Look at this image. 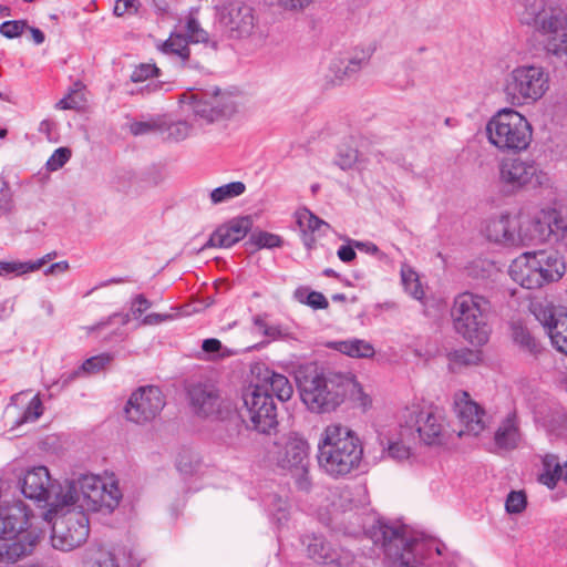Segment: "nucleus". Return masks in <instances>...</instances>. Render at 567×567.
I'll list each match as a JSON object with an SVG mask.
<instances>
[{
    "instance_id": "nucleus-1",
    "label": "nucleus",
    "mask_w": 567,
    "mask_h": 567,
    "mask_svg": "<svg viewBox=\"0 0 567 567\" xmlns=\"http://www.w3.org/2000/svg\"><path fill=\"white\" fill-rule=\"evenodd\" d=\"M363 458V444L358 434L340 423L327 425L318 441L319 467L332 478H341L358 470Z\"/></svg>"
},
{
    "instance_id": "nucleus-2",
    "label": "nucleus",
    "mask_w": 567,
    "mask_h": 567,
    "mask_svg": "<svg viewBox=\"0 0 567 567\" xmlns=\"http://www.w3.org/2000/svg\"><path fill=\"white\" fill-rule=\"evenodd\" d=\"M369 536L384 555L401 567H426L434 544L406 526L379 519L370 529Z\"/></svg>"
},
{
    "instance_id": "nucleus-3",
    "label": "nucleus",
    "mask_w": 567,
    "mask_h": 567,
    "mask_svg": "<svg viewBox=\"0 0 567 567\" xmlns=\"http://www.w3.org/2000/svg\"><path fill=\"white\" fill-rule=\"evenodd\" d=\"M121 499L122 493L115 481H105L96 475H82L76 480L65 481L53 504L73 506L83 513L109 515L118 506Z\"/></svg>"
},
{
    "instance_id": "nucleus-4",
    "label": "nucleus",
    "mask_w": 567,
    "mask_h": 567,
    "mask_svg": "<svg viewBox=\"0 0 567 567\" xmlns=\"http://www.w3.org/2000/svg\"><path fill=\"white\" fill-rule=\"evenodd\" d=\"M352 379L341 372L310 365L299 378L302 402L315 413L334 411L346 399Z\"/></svg>"
},
{
    "instance_id": "nucleus-5",
    "label": "nucleus",
    "mask_w": 567,
    "mask_h": 567,
    "mask_svg": "<svg viewBox=\"0 0 567 567\" xmlns=\"http://www.w3.org/2000/svg\"><path fill=\"white\" fill-rule=\"evenodd\" d=\"M520 21L544 37L545 50L567 66V13L553 0H522Z\"/></svg>"
},
{
    "instance_id": "nucleus-6",
    "label": "nucleus",
    "mask_w": 567,
    "mask_h": 567,
    "mask_svg": "<svg viewBox=\"0 0 567 567\" xmlns=\"http://www.w3.org/2000/svg\"><path fill=\"white\" fill-rule=\"evenodd\" d=\"M491 301L471 291L458 293L453 301L451 315L456 332L474 346L485 344L491 334Z\"/></svg>"
},
{
    "instance_id": "nucleus-7",
    "label": "nucleus",
    "mask_w": 567,
    "mask_h": 567,
    "mask_svg": "<svg viewBox=\"0 0 567 567\" xmlns=\"http://www.w3.org/2000/svg\"><path fill=\"white\" fill-rule=\"evenodd\" d=\"M566 270L560 254L554 249L527 251L515 258L509 266L511 278L526 289H537L559 280Z\"/></svg>"
},
{
    "instance_id": "nucleus-8",
    "label": "nucleus",
    "mask_w": 567,
    "mask_h": 567,
    "mask_svg": "<svg viewBox=\"0 0 567 567\" xmlns=\"http://www.w3.org/2000/svg\"><path fill=\"white\" fill-rule=\"evenodd\" d=\"M179 104L183 114L190 117L196 125L204 124L231 116L236 112V103L230 94L219 90H189L181 94Z\"/></svg>"
},
{
    "instance_id": "nucleus-9",
    "label": "nucleus",
    "mask_w": 567,
    "mask_h": 567,
    "mask_svg": "<svg viewBox=\"0 0 567 567\" xmlns=\"http://www.w3.org/2000/svg\"><path fill=\"white\" fill-rule=\"evenodd\" d=\"M488 142L499 151L519 152L532 141V126L524 115L513 109H502L486 124Z\"/></svg>"
},
{
    "instance_id": "nucleus-10",
    "label": "nucleus",
    "mask_w": 567,
    "mask_h": 567,
    "mask_svg": "<svg viewBox=\"0 0 567 567\" xmlns=\"http://www.w3.org/2000/svg\"><path fill=\"white\" fill-rule=\"evenodd\" d=\"M43 518L51 525V544L58 550L71 551L84 544L89 537V518L73 506L50 508Z\"/></svg>"
},
{
    "instance_id": "nucleus-11",
    "label": "nucleus",
    "mask_w": 567,
    "mask_h": 567,
    "mask_svg": "<svg viewBox=\"0 0 567 567\" xmlns=\"http://www.w3.org/2000/svg\"><path fill=\"white\" fill-rule=\"evenodd\" d=\"M548 82V74L542 66L519 65L506 75L504 92L512 105L520 106L542 99Z\"/></svg>"
},
{
    "instance_id": "nucleus-12",
    "label": "nucleus",
    "mask_w": 567,
    "mask_h": 567,
    "mask_svg": "<svg viewBox=\"0 0 567 567\" xmlns=\"http://www.w3.org/2000/svg\"><path fill=\"white\" fill-rule=\"evenodd\" d=\"M408 427L417 433L421 443L442 446L450 437V424L444 412L435 405H413L403 413Z\"/></svg>"
},
{
    "instance_id": "nucleus-13",
    "label": "nucleus",
    "mask_w": 567,
    "mask_h": 567,
    "mask_svg": "<svg viewBox=\"0 0 567 567\" xmlns=\"http://www.w3.org/2000/svg\"><path fill=\"white\" fill-rule=\"evenodd\" d=\"M244 417H248L251 427L259 433H269L277 424V406L270 393L256 384L249 385L243 393Z\"/></svg>"
},
{
    "instance_id": "nucleus-14",
    "label": "nucleus",
    "mask_w": 567,
    "mask_h": 567,
    "mask_svg": "<svg viewBox=\"0 0 567 567\" xmlns=\"http://www.w3.org/2000/svg\"><path fill=\"white\" fill-rule=\"evenodd\" d=\"M165 406V399L155 385H145L135 390L128 398L124 412L126 419L136 424L152 422Z\"/></svg>"
},
{
    "instance_id": "nucleus-15",
    "label": "nucleus",
    "mask_w": 567,
    "mask_h": 567,
    "mask_svg": "<svg viewBox=\"0 0 567 567\" xmlns=\"http://www.w3.org/2000/svg\"><path fill=\"white\" fill-rule=\"evenodd\" d=\"M193 412L202 417L225 419L230 411V403L223 399L219 390L209 382H197L187 389Z\"/></svg>"
},
{
    "instance_id": "nucleus-16",
    "label": "nucleus",
    "mask_w": 567,
    "mask_h": 567,
    "mask_svg": "<svg viewBox=\"0 0 567 567\" xmlns=\"http://www.w3.org/2000/svg\"><path fill=\"white\" fill-rule=\"evenodd\" d=\"M270 454L272 462L281 470L290 472L309 465V443L296 432H290L275 442Z\"/></svg>"
},
{
    "instance_id": "nucleus-17",
    "label": "nucleus",
    "mask_w": 567,
    "mask_h": 567,
    "mask_svg": "<svg viewBox=\"0 0 567 567\" xmlns=\"http://www.w3.org/2000/svg\"><path fill=\"white\" fill-rule=\"evenodd\" d=\"M532 311L546 329L551 344L567 355V309L557 310L550 303L536 302L533 303Z\"/></svg>"
},
{
    "instance_id": "nucleus-18",
    "label": "nucleus",
    "mask_w": 567,
    "mask_h": 567,
    "mask_svg": "<svg viewBox=\"0 0 567 567\" xmlns=\"http://www.w3.org/2000/svg\"><path fill=\"white\" fill-rule=\"evenodd\" d=\"M64 485H58L52 482L50 473L45 466H37L25 472L21 481V492L30 499L47 502L50 508L54 506L55 496Z\"/></svg>"
},
{
    "instance_id": "nucleus-19",
    "label": "nucleus",
    "mask_w": 567,
    "mask_h": 567,
    "mask_svg": "<svg viewBox=\"0 0 567 567\" xmlns=\"http://www.w3.org/2000/svg\"><path fill=\"white\" fill-rule=\"evenodd\" d=\"M29 519L30 512L24 503L18 501L6 504L0 508V538L17 542L31 533L40 538V533L28 529Z\"/></svg>"
},
{
    "instance_id": "nucleus-20",
    "label": "nucleus",
    "mask_w": 567,
    "mask_h": 567,
    "mask_svg": "<svg viewBox=\"0 0 567 567\" xmlns=\"http://www.w3.org/2000/svg\"><path fill=\"white\" fill-rule=\"evenodd\" d=\"M455 412L463 426L458 432V436L465 434L476 436L481 434L489 423L485 410L473 401L467 392L462 391L455 394Z\"/></svg>"
},
{
    "instance_id": "nucleus-21",
    "label": "nucleus",
    "mask_w": 567,
    "mask_h": 567,
    "mask_svg": "<svg viewBox=\"0 0 567 567\" xmlns=\"http://www.w3.org/2000/svg\"><path fill=\"white\" fill-rule=\"evenodd\" d=\"M220 23L230 38H247L256 28L254 9L243 2L229 3L220 13Z\"/></svg>"
},
{
    "instance_id": "nucleus-22",
    "label": "nucleus",
    "mask_w": 567,
    "mask_h": 567,
    "mask_svg": "<svg viewBox=\"0 0 567 567\" xmlns=\"http://www.w3.org/2000/svg\"><path fill=\"white\" fill-rule=\"evenodd\" d=\"M370 56L369 52L360 51L350 56H336L331 59L324 74L327 85H340L351 79L368 64Z\"/></svg>"
},
{
    "instance_id": "nucleus-23",
    "label": "nucleus",
    "mask_w": 567,
    "mask_h": 567,
    "mask_svg": "<svg viewBox=\"0 0 567 567\" xmlns=\"http://www.w3.org/2000/svg\"><path fill=\"white\" fill-rule=\"evenodd\" d=\"M535 163L520 157L504 158L498 166L499 182L512 190H518L533 181Z\"/></svg>"
},
{
    "instance_id": "nucleus-24",
    "label": "nucleus",
    "mask_w": 567,
    "mask_h": 567,
    "mask_svg": "<svg viewBox=\"0 0 567 567\" xmlns=\"http://www.w3.org/2000/svg\"><path fill=\"white\" fill-rule=\"evenodd\" d=\"M252 227V220L249 216L233 218L228 223L219 226L209 237L202 250L218 247L228 248L246 237Z\"/></svg>"
},
{
    "instance_id": "nucleus-25",
    "label": "nucleus",
    "mask_w": 567,
    "mask_h": 567,
    "mask_svg": "<svg viewBox=\"0 0 567 567\" xmlns=\"http://www.w3.org/2000/svg\"><path fill=\"white\" fill-rule=\"evenodd\" d=\"M332 506L338 511H350L368 503L367 488L363 485L341 486L331 491Z\"/></svg>"
},
{
    "instance_id": "nucleus-26",
    "label": "nucleus",
    "mask_w": 567,
    "mask_h": 567,
    "mask_svg": "<svg viewBox=\"0 0 567 567\" xmlns=\"http://www.w3.org/2000/svg\"><path fill=\"white\" fill-rule=\"evenodd\" d=\"M522 434L516 413H509L498 425L494 442L498 449L514 450L520 442Z\"/></svg>"
},
{
    "instance_id": "nucleus-27",
    "label": "nucleus",
    "mask_w": 567,
    "mask_h": 567,
    "mask_svg": "<svg viewBox=\"0 0 567 567\" xmlns=\"http://www.w3.org/2000/svg\"><path fill=\"white\" fill-rule=\"evenodd\" d=\"M485 235L489 241L496 244H516L515 226L508 215L491 218L485 226Z\"/></svg>"
},
{
    "instance_id": "nucleus-28",
    "label": "nucleus",
    "mask_w": 567,
    "mask_h": 567,
    "mask_svg": "<svg viewBox=\"0 0 567 567\" xmlns=\"http://www.w3.org/2000/svg\"><path fill=\"white\" fill-rule=\"evenodd\" d=\"M256 385L262 388L271 396L275 395L281 402L288 401L293 394V386L288 378L270 370L265 371Z\"/></svg>"
},
{
    "instance_id": "nucleus-29",
    "label": "nucleus",
    "mask_w": 567,
    "mask_h": 567,
    "mask_svg": "<svg viewBox=\"0 0 567 567\" xmlns=\"http://www.w3.org/2000/svg\"><path fill=\"white\" fill-rule=\"evenodd\" d=\"M297 224L303 234V243L311 248L315 243L313 235H324L330 228L329 224L317 217L309 209L302 208L296 213Z\"/></svg>"
},
{
    "instance_id": "nucleus-30",
    "label": "nucleus",
    "mask_w": 567,
    "mask_h": 567,
    "mask_svg": "<svg viewBox=\"0 0 567 567\" xmlns=\"http://www.w3.org/2000/svg\"><path fill=\"white\" fill-rule=\"evenodd\" d=\"M543 472L539 475V482L553 489L559 481L567 484V461L561 465L555 454H546L542 460Z\"/></svg>"
},
{
    "instance_id": "nucleus-31",
    "label": "nucleus",
    "mask_w": 567,
    "mask_h": 567,
    "mask_svg": "<svg viewBox=\"0 0 567 567\" xmlns=\"http://www.w3.org/2000/svg\"><path fill=\"white\" fill-rule=\"evenodd\" d=\"M38 543L39 536L31 533L27 534L23 539L2 544L0 545V561H17L30 555Z\"/></svg>"
},
{
    "instance_id": "nucleus-32",
    "label": "nucleus",
    "mask_w": 567,
    "mask_h": 567,
    "mask_svg": "<svg viewBox=\"0 0 567 567\" xmlns=\"http://www.w3.org/2000/svg\"><path fill=\"white\" fill-rule=\"evenodd\" d=\"M189 41L181 32H173L163 43L162 50L166 54L175 55L179 59L183 66L193 69L199 68V62L190 60Z\"/></svg>"
},
{
    "instance_id": "nucleus-33",
    "label": "nucleus",
    "mask_w": 567,
    "mask_h": 567,
    "mask_svg": "<svg viewBox=\"0 0 567 567\" xmlns=\"http://www.w3.org/2000/svg\"><path fill=\"white\" fill-rule=\"evenodd\" d=\"M198 126L193 120L183 118L176 121L161 120V135L168 142H182L189 137Z\"/></svg>"
},
{
    "instance_id": "nucleus-34",
    "label": "nucleus",
    "mask_w": 567,
    "mask_h": 567,
    "mask_svg": "<svg viewBox=\"0 0 567 567\" xmlns=\"http://www.w3.org/2000/svg\"><path fill=\"white\" fill-rule=\"evenodd\" d=\"M449 369L452 372H460L464 368L477 365L481 360V351L467 348L452 351L447 354Z\"/></svg>"
},
{
    "instance_id": "nucleus-35",
    "label": "nucleus",
    "mask_w": 567,
    "mask_h": 567,
    "mask_svg": "<svg viewBox=\"0 0 567 567\" xmlns=\"http://www.w3.org/2000/svg\"><path fill=\"white\" fill-rule=\"evenodd\" d=\"M245 192V183L236 181L214 188L209 194V199L213 205H218L233 198L239 197Z\"/></svg>"
},
{
    "instance_id": "nucleus-36",
    "label": "nucleus",
    "mask_w": 567,
    "mask_h": 567,
    "mask_svg": "<svg viewBox=\"0 0 567 567\" xmlns=\"http://www.w3.org/2000/svg\"><path fill=\"white\" fill-rule=\"evenodd\" d=\"M337 349L352 358H370L374 354V348L371 343L360 339L341 341Z\"/></svg>"
},
{
    "instance_id": "nucleus-37",
    "label": "nucleus",
    "mask_w": 567,
    "mask_h": 567,
    "mask_svg": "<svg viewBox=\"0 0 567 567\" xmlns=\"http://www.w3.org/2000/svg\"><path fill=\"white\" fill-rule=\"evenodd\" d=\"M513 340L519 348L530 354H538L542 351L540 343L522 324H514L512 328Z\"/></svg>"
},
{
    "instance_id": "nucleus-38",
    "label": "nucleus",
    "mask_w": 567,
    "mask_h": 567,
    "mask_svg": "<svg viewBox=\"0 0 567 567\" xmlns=\"http://www.w3.org/2000/svg\"><path fill=\"white\" fill-rule=\"evenodd\" d=\"M558 227V219L555 213H543L542 216L534 219L532 226L535 233H537L536 239L538 241L549 240L554 234L553 225Z\"/></svg>"
},
{
    "instance_id": "nucleus-39",
    "label": "nucleus",
    "mask_w": 567,
    "mask_h": 567,
    "mask_svg": "<svg viewBox=\"0 0 567 567\" xmlns=\"http://www.w3.org/2000/svg\"><path fill=\"white\" fill-rule=\"evenodd\" d=\"M401 281L404 290L411 297L420 301L424 298V290L417 274L406 265H403L401 268Z\"/></svg>"
},
{
    "instance_id": "nucleus-40",
    "label": "nucleus",
    "mask_w": 567,
    "mask_h": 567,
    "mask_svg": "<svg viewBox=\"0 0 567 567\" xmlns=\"http://www.w3.org/2000/svg\"><path fill=\"white\" fill-rule=\"evenodd\" d=\"M44 265V260L37 261H0V276L8 277L10 275H23L40 269Z\"/></svg>"
},
{
    "instance_id": "nucleus-41",
    "label": "nucleus",
    "mask_w": 567,
    "mask_h": 567,
    "mask_svg": "<svg viewBox=\"0 0 567 567\" xmlns=\"http://www.w3.org/2000/svg\"><path fill=\"white\" fill-rule=\"evenodd\" d=\"M268 508L274 517V519L277 522V524L282 525L289 519L290 516V505L289 502L277 495L271 494L268 496Z\"/></svg>"
},
{
    "instance_id": "nucleus-42",
    "label": "nucleus",
    "mask_w": 567,
    "mask_h": 567,
    "mask_svg": "<svg viewBox=\"0 0 567 567\" xmlns=\"http://www.w3.org/2000/svg\"><path fill=\"white\" fill-rule=\"evenodd\" d=\"M183 34L193 43H207L209 41L208 32L200 27L193 12L186 17L185 32Z\"/></svg>"
},
{
    "instance_id": "nucleus-43",
    "label": "nucleus",
    "mask_w": 567,
    "mask_h": 567,
    "mask_svg": "<svg viewBox=\"0 0 567 567\" xmlns=\"http://www.w3.org/2000/svg\"><path fill=\"white\" fill-rule=\"evenodd\" d=\"M113 360V355L110 353H101L86 359L80 369L73 373V378L78 377L81 372L94 374L107 367Z\"/></svg>"
},
{
    "instance_id": "nucleus-44",
    "label": "nucleus",
    "mask_w": 567,
    "mask_h": 567,
    "mask_svg": "<svg viewBox=\"0 0 567 567\" xmlns=\"http://www.w3.org/2000/svg\"><path fill=\"white\" fill-rule=\"evenodd\" d=\"M362 162L357 148L344 146L338 152L336 164L343 171L357 168Z\"/></svg>"
},
{
    "instance_id": "nucleus-45",
    "label": "nucleus",
    "mask_w": 567,
    "mask_h": 567,
    "mask_svg": "<svg viewBox=\"0 0 567 567\" xmlns=\"http://www.w3.org/2000/svg\"><path fill=\"white\" fill-rule=\"evenodd\" d=\"M247 244L252 245L258 249L275 248L282 245V239L276 234L268 231H257L251 234Z\"/></svg>"
},
{
    "instance_id": "nucleus-46",
    "label": "nucleus",
    "mask_w": 567,
    "mask_h": 567,
    "mask_svg": "<svg viewBox=\"0 0 567 567\" xmlns=\"http://www.w3.org/2000/svg\"><path fill=\"white\" fill-rule=\"evenodd\" d=\"M177 470L183 475H194L200 468V461L198 457L189 452L179 453L176 462Z\"/></svg>"
},
{
    "instance_id": "nucleus-47",
    "label": "nucleus",
    "mask_w": 567,
    "mask_h": 567,
    "mask_svg": "<svg viewBox=\"0 0 567 567\" xmlns=\"http://www.w3.org/2000/svg\"><path fill=\"white\" fill-rule=\"evenodd\" d=\"M90 559L92 560L90 567H120L115 555L103 548L90 550Z\"/></svg>"
},
{
    "instance_id": "nucleus-48",
    "label": "nucleus",
    "mask_w": 567,
    "mask_h": 567,
    "mask_svg": "<svg viewBox=\"0 0 567 567\" xmlns=\"http://www.w3.org/2000/svg\"><path fill=\"white\" fill-rule=\"evenodd\" d=\"M527 505L526 494L523 491H512L505 502L506 512L509 514L522 513Z\"/></svg>"
},
{
    "instance_id": "nucleus-49",
    "label": "nucleus",
    "mask_w": 567,
    "mask_h": 567,
    "mask_svg": "<svg viewBox=\"0 0 567 567\" xmlns=\"http://www.w3.org/2000/svg\"><path fill=\"white\" fill-rule=\"evenodd\" d=\"M28 28L25 20H9L0 24V34L8 39L20 37Z\"/></svg>"
},
{
    "instance_id": "nucleus-50",
    "label": "nucleus",
    "mask_w": 567,
    "mask_h": 567,
    "mask_svg": "<svg viewBox=\"0 0 567 567\" xmlns=\"http://www.w3.org/2000/svg\"><path fill=\"white\" fill-rule=\"evenodd\" d=\"M43 413L42 402L39 398V395H35L30 401L29 405L27 406L25 411L23 412L22 416L17 421V424H23L27 422H34L37 421Z\"/></svg>"
},
{
    "instance_id": "nucleus-51",
    "label": "nucleus",
    "mask_w": 567,
    "mask_h": 567,
    "mask_svg": "<svg viewBox=\"0 0 567 567\" xmlns=\"http://www.w3.org/2000/svg\"><path fill=\"white\" fill-rule=\"evenodd\" d=\"M159 69L152 63H142L133 70L131 74L132 82L138 83L153 76H159Z\"/></svg>"
},
{
    "instance_id": "nucleus-52",
    "label": "nucleus",
    "mask_w": 567,
    "mask_h": 567,
    "mask_svg": "<svg viewBox=\"0 0 567 567\" xmlns=\"http://www.w3.org/2000/svg\"><path fill=\"white\" fill-rule=\"evenodd\" d=\"M161 120L162 118L148 122H133L130 124V132L135 136L150 133L161 134Z\"/></svg>"
},
{
    "instance_id": "nucleus-53",
    "label": "nucleus",
    "mask_w": 567,
    "mask_h": 567,
    "mask_svg": "<svg viewBox=\"0 0 567 567\" xmlns=\"http://www.w3.org/2000/svg\"><path fill=\"white\" fill-rule=\"evenodd\" d=\"M71 151L68 147H60L53 152L47 162V168L50 172L60 169L70 159Z\"/></svg>"
},
{
    "instance_id": "nucleus-54",
    "label": "nucleus",
    "mask_w": 567,
    "mask_h": 567,
    "mask_svg": "<svg viewBox=\"0 0 567 567\" xmlns=\"http://www.w3.org/2000/svg\"><path fill=\"white\" fill-rule=\"evenodd\" d=\"M290 472L295 476L297 488L302 492H309L312 486L311 477L309 475V465H303V468H295Z\"/></svg>"
},
{
    "instance_id": "nucleus-55",
    "label": "nucleus",
    "mask_w": 567,
    "mask_h": 567,
    "mask_svg": "<svg viewBox=\"0 0 567 567\" xmlns=\"http://www.w3.org/2000/svg\"><path fill=\"white\" fill-rule=\"evenodd\" d=\"M83 99L76 91L71 92L56 103V107L61 110H78L81 107Z\"/></svg>"
},
{
    "instance_id": "nucleus-56",
    "label": "nucleus",
    "mask_w": 567,
    "mask_h": 567,
    "mask_svg": "<svg viewBox=\"0 0 567 567\" xmlns=\"http://www.w3.org/2000/svg\"><path fill=\"white\" fill-rule=\"evenodd\" d=\"M151 306V301L144 295H136L131 303V315L134 318H140Z\"/></svg>"
},
{
    "instance_id": "nucleus-57",
    "label": "nucleus",
    "mask_w": 567,
    "mask_h": 567,
    "mask_svg": "<svg viewBox=\"0 0 567 567\" xmlns=\"http://www.w3.org/2000/svg\"><path fill=\"white\" fill-rule=\"evenodd\" d=\"M410 447L401 442H392L388 446V455L396 461H403L410 457Z\"/></svg>"
},
{
    "instance_id": "nucleus-58",
    "label": "nucleus",
    "mask_w": 567,
    "mask_h": 567,
    "mask_svg": "<svg viewBox=\"0 0 567 567\" xmlns=\"http://www.w3.org/2000/svg\"><path fill=\"white\" fill-rule=\"evenodd\" d=\"M138 10V1L137 0H117L115 2L113 12L116 17H122L125 13H136Z\"/></svg>"
},
{
    "instance_id": "nucleus-59",
    "label": "nucleus",
    "mask_w": 567,
    "mask_h": 567,
    "mask_svg": "<svg viewBox=\"0 0 567 567\" xmlns=\"http://www.w3.org/2000/svg\"><path fill=\"white\" fill-rule=\"evenodd\" d=\"M529 184H533L534 187L549 188L551 187V177L535 164V174L533 175V181Z\"/></svg>"
},
{
    "instance_id": "nucleus-60",
    "label": "nucleus",
    "mask_w": 567,
    "mask_h": 567,
    "mask_svg": "<svg viewBox=\"0 0 567 567\" xmlns=\"http://www.w3.org/2000/svg\"><path fill=\"white\" fill-rule=\"evenodd\" d=\"M306 303L313 309H327L329 303L326 297L318 291H311L307 296Z\"/></svg>"
},
{
    "instance_id": "nucleus-61",
    "label": "nucleus",
    "mask_w": 567,
    "mask_h": 567,
    "mask_svg": "<svg viewBox=\"0 0 567 567\" xmlns=\"http://www.w3.org/2000/svg\"><path fill=\"white\" fill-rule=\"evenodd\" d=\"M12 208L11 190L6 183L0 187V212L8 213Z\"/></svg>"
},
{
    "instance_id": "nucleus-62",
    "label": "nucleus",
    "mask_w": 567,
    "mask_h": 567,
    "mask_svg": "<svg viewBox=\"0 0 567 567\" xmlns=\"http://www.w3.org/2000/svg\"><path fill=\"white\" fill-rule=\"evenodd\" d=\"M313 0H278V3L285 10L301 11L309 7Z\"/></svg>"
},
{
    "instance_id": "nucleus-63",
    "label": "nucleus",
    "mask_w": 567,
    "mask_h": 567,
    "mask_svg": "<svg viewBox=\"0 0 567 567\" xmlns=\"http://www.w3.org/2000/svg\"><path fill=\"white\" fill-rule=\"evenodd\" d=\"M171 319H173V315L169 313H150L142 319L141 324L156 326Z\"/></svg>"
},
{
    "instance_id": "nucleus-64",
    "label": "nucleus",
    "mask_w": 567,
    "mask_h": 567,
    "mask_svg": "<svg viewBox=\"0 0 567 567\" xmlns=\"http://www.w3.org/2000/svg\"><path fill=\"white\" fill-rule=\"evenodd\" d=\"M202 349L209 354H214V358L224 357L219 354L221 350V342L218 339L210 338L203 341Z\"/></svg>"
}]
</instances>
